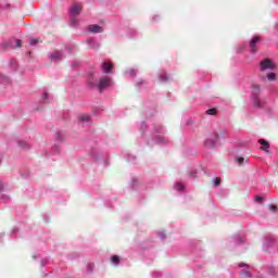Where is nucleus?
<instances>
[{
	"label": "nucleus",
	"instance_id": "nucleus-1",
	"mask_svg": "<svg viewBox=\"0 0 278 278\" xmlns=\"http://www.w3.org/2000/svg\"><path fill=\"white\" fill-rule=\"evenodd\" d=\"M110 86H112V79L110 77H103L98 84V90H100V92H103V90H105V88H110Z\"/></svg>",
	"mask_w": 278,
	"mask_h": 278
},
{
	"label": "nucleus",
	"instance_id": "nucleus-2",
	"mask_svg": "<svg viewBox=\"0 0 278 278\" xmlns=\"http://www.w3.org/2000/svg\"><path fill=\"white\" fill-rule=\"evenodd\" d=\"M261 71H275V64L270 59H265L261 62Z\"/></svg>",
	"mask_w": 278,
	"mask_h": 278
},
{
	"label": "nucleus",
	"instance_id": "nucleus-3",
	"mask_svg": "<svg viewBox=\"0 0 278 278\" xmlns=\"http://www.w3.org/2000/svg\"><path fill=\"white\" fill-rule=\"evenodd\" d=\"M84 9V7L79 3L74 4L71 10V16H73L75 18V16H79V14H81V10Z\"/></svg>",
	"mask_w": 278,
	"mask_h": 278
},
{
	"label": "nucleus",
	"instance_id": "nucleus-4",
	"mask_svg": "<svg viewBox=\"0 0 278 278\" xmlns=\"http://www.w3.org/2000/svg\"><path fill=\"white\" fill-rule=\"evenodd\" d=\"M261 40L262 39L260 37L252 38V40L250 41V49L252 53H257V45Z\"/></svg>",
	"mask_w": 278,
	"mask_h": 278
},
{
	"label": "nucleus",
	"instance_id": "nucleus-5",
	"mask_svg": "<svg viewBox=\"0 0 278 278\" xmlns=\"http://www.w3.org/2000/svg\"><path fill=\"white\" fill-rule=\"evenodd\" d=\"M22 47V41L20 39H15V46L12 41L4 43V49H16Z\"/></svg>",
	"mask_w": 278,
	"mask_h": 278
},
{
	"label": "nucleus",
	"instance_id": "nucleus-6",
	"mask_svg": "<svg viewBox=\"0 0 278 278\" xmlns=\"http://www.w3.org/2000/svg\"><path fill=\"white\" fill-rule=\"evenodd\" d=\"M88 30L90 31V34H103V27L97 24L90 25L88 27Z\"/></svg>",
	"mask_w": 278,
	"mask_h": 278
},
{
	"label": "nucleus",
	"instance_id": "nucleus-7",
	"mask_svg": "<svg viewBox=\"0 0 278 278\" xmlns=\"http://www.w3.org/2000/svg\"><path fill=\"white\" fill-rule=\"evenodd\" d=\"M258 142L261 144V149L268 153V149L270 148V146L268 144V141L261 139V140H258Z\"/></svg>",
	"mask_w": 278,
	"mask_h": 278
},
{
	"label": "nucleus",
	"instance_id": "nucleus-8",
	"mask_svg": "<svg viewBox=\"0 0 278 278\" xmlns=\"http://www.w3.org/2000/svg\"><path fill=\"white\" fill-rule=\"evenodd\" d=\"M102 68H103V71H104V73H111V71H112V64H110V63H108V62H104V63L102 64Z\"/></svg>",
	"mask_w": 278,
	"mask_h": 278
},
{
	"label": "nucleus",
	"instance_id": "nucleus-9",
	"mask_svg": "<svg viewBox=\"0 0 278 278\" xmlns=\"http://www.w3.org/2000/svg\"><path fill=\"white\" fill-rule=\"evenodd\" d=\"M60 58H62V53L61 52H54V53H52V55H51V61L53 62H55V60H60Z\"/></svg>",
	"mask_w": 278,
	"mask_h": 278
},
{
	"label": "nucleus",
	"instance_id": "nucleus-10",
	"mask_svg": "<svg viewBox=\"0 0 278 278\" xmlns=\"http://www.w3.org/2000/svg\"><path fill=\"white\" fill-rule=\"evenodd\" d=\"M268 81H275L277 79V75L275 73L267 74Z\"/></svg>",
	"mask_w": 278,
	"mask_h": 278
},
{
	"label": "nucleus",
	"instance_id": "nucleus-11",
	"mask_svg": "<svg viewBox=\"0 0 278 278\" xmlns=\"http://www.w3.org/2000/svg\"><path fill=\"white\" fill-rule=\"evenodd\" d=\"M216 109H208L207 111H206V114H208V116H216Z\"/></svg>",
	"mask_w": 278,
	"mask_h": 278
},
{
	"label": "nucleus",
	"instance_id": "nucleus-12",
	"mask_svg": "<svg viewBox=\"0 0 278 278\" xmlns=\"http://www.w3.org/2000/svg\"><path fill=\"white\" fill-rule=\"evenodd\" d=\"M111 262H112L113 264H118V262H121V258L118 257V255H113V256L111 257Z\"/></svg>",
	"mask_w": 278,
	"mask_h": 278
},
{
	"label": "nucleus",
	"instance_id": "nucleus-13",
	"mask_svg": "<svg viewBox=\"0 0 278 278\" xmlns=\"http://www.w3.org/2000/svg\"><path fill=\"white\" fill-rule=\"evenodd\" d=\"M252 89H253V92H254L255 94H257V92H260V85L253 84V85H252Z\"/></svg>",
	"mask_w": 278,
	"mask_h": 278
},
{
	"label": "nucleus",
	"instance_id": "nucleus-14",
	"mask_svg": "<svg viewBox=\"0 0 278 278\" xmlns=\"http://www.w3.org/2000/svg\"><path fill=\"white\" fill-rule=\"evenodd\" d=\"M38 42H41L40 39H36V38H30V45L34 47L36 45H38Z\"/></svg>",
	"mask_w": 278,
	"mask_h": 278
},
{
	"label": "nucleus",
	"instance_id": "nucleus-15",
	"mask_svg": "<svg viewBox=\"0 0 278 278\" xmlns=\"http://www.w3.org/2000/svg\"><path fill=\"white\" fill-rule=\"evenodd\" d=\"M18 144L22 147V149H29V146L25 141H20Z\"/></svg>",
	"mask_w": 278,
	"mask_h": 278
},
{
	"label": "nucleus",
	"instance_id": "nucleus-16",
	"mask_svg": "<svg viewBox=\"0 0 278 278\" xmlns=\"http://www.w3.org/2000/svg\"><path fill=\"white\" fill-rule=\"evenodd\" d=\"M269 210H270V212H273V214H277V212H278V207L275 205H270Z\"/></svg>",
	"mask_w": 278,
	"mask_h": 278
},
{
	"label": "nucleus",
	"instance_id": "nucleus-17",
	"mask_svg": "<svg viewBox=\"0 0 278 278\" xmlns=\"http://www.w3.org/2000/svg\"><path fill=\"white\" fill-rule=\"evenodd\" d=\"M160 79H161V81H168V75L163 74V75H161Z\"/></svg>",
	"mask_w": 278,
	"mask_h": 278
},
{
	"label": "nucleus",
	"instance_id": "nucleus-18",
	"mask_svg": "<svg viewBox=\"0 0 278 278\" xmlns=\"http://www.w3.org/2000/svg\"><path fill=\"white\" fill-rule=\"evenodd\" d=\"M80 121L88 122V121H90V116L89 115H83V116H80Z\"/></svg>",
	"mask_w": 278,
	"mask_h": 278
},
{
	"label": "nucleus",
	"instance_id": "nucleus-19",
	"mask_svg": "<svg viewBox=\"0 0 278 278\" xmlns=\"http://www.w3.org/2000/svg\"><path fill=\"white\" fill-rule=\"evenodd\" d=\"M237 162H238L239 164H244V157H238V159H237Z\"/></svg>",
	"mask_w": 278,
	"mask_h": 278
},
{
	"label": "nucleus",
	"instance_id": "nucleus-20",
	"mask_svg": "<svg viewBox=\"0 0 278 278\" xmlns=\"http://www.w3.org/2000/svg\"><path fill=\"white\" fill-rule=\"evenodd\" d=\"M214 184L215 186H220V178H215Z\"/></svg>",
	"mask_w": 278,
	"mask_h": 278
},
{
	"label": "nucleus",
	"instance_id": "nucleus-21",
	"mask_svg": "<svg viewBox=\"0 0 278 278\" xmlns=\"http://www.w3.org/2000/svg\"><path fill=\"white\" fill-rule=\"evenodd\" d=\"M176 188H177V190H184V185L177 184V185H176Z\"/></svg>",
	"mask_w": 278,
	"mask_h": 278
},
{
	"label": "nucleus",
	"instance_id": "nucleus-22",
	"mask_svg": "<svg viewBox=\"0 0 278 278\" xmlns=\"http://www.w3.org/2000/svg\"><path fill=\"white\" fill-rule=\"evenodd\" d=\"M254 105H256V108H260V99H255Z\"/></svg>",
	"mask_w": 278,
	"mask_h": 278
},
{
	"label": "nucleus",
	"instance_id": "nucleus-23",
	"mask_svg": "<svg viewBox=\"0 0 278 278\" xmlns=\"http://www.w3.org/2000/svg\"><path fill=\"white\" fill-rule=\"evenodd\" d=\"M263 199H264V198L257 195L256 199H255V201H256L257 203H260V201H263Z\"/></svg>",
	"mask_w": 278,
	"mask_h": 278
},
{
	"label": "nucleus",
	"instance_id": "nucleus-24",
	"mask_svg": "<svg viewBox=\"0 0 278 278\" xmlns=\"http://www.w3.org/2000/svg\"><path fill=\"white\" fill-rule=\"evenodd\" d=\"M3 190V182L0 181V192Z\"/></svg>",
	"mask_w": 278,
	"mask_h": 278
},
{
	"label": "nucleus",
	"instance_id": "nucleus-25",
	"mask_svg": "<svg viewBox=\"0 0 278 278\" xmlns=\"http://www.w3.org/2000/svg\"><path fill=\"white\" fill-rule=\"evenodd\" d=\"M45 99H47V93L43 94Z\"/></svg>",
	"mask_w": 278,
	"mask_h": 278
},
{
	"label": "nucleus",
	"instance_id": "nucleus-26",
	"mask_svg": "<svg viewBox=\"0 0 278 278\" xmlns=\"http://www.w3.org/2000/svg\"><path fill=\"white\" fill-rule=\"evenodd\" d=\"M239 266H244V264H240Z\"/></svg>",
	"mask_w": 278,
	"mask_h": 278
},
{
	"label": "nucleus",
	"instance_id": "nucleus-27",
	"mask_svg": "<svg viewBox=\"0 0 278 278\" xmlns=\"http://www.w3.org/2000/svg\"><path fill=\"white\" fill-rule=\"evenodd\" d=\"M72 23H75V20H73Z\"/></svg>",
	"mask_w": 278,
	"mask_h": 278
}]
</instances>
